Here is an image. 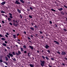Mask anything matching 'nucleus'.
I'll list each match as a JSON object with an SVG mask.
<instances>
[{
    "instance_id": "26",
    "label": "nucleus",
    "mask_w": 67,
    "mask_h": 67,
    "mask_svg": "<svg viewBox=\"0 0 67 67\" xmlns=\"http://www.w3.org/2000/svg\"><path fill=\"white\" fill-rule=\"evenodd\" d=\"M9 17L10 19H12L13 18L12 16H9Z\"/></svg>"
},
{
    "instance_id": "59",
    "label": "nucleus",
    "mask_w": 67,
    "mask_h": 67,
    "mask_svg": "<svg viewBox=\"0 0 67 67\" xmlns=\"http://www.w3.org/2000/svg\"><path fill=\"white\" fill-rule=\"evenodd\" d=\"M41 38H43L44 37L43 36H41Z\"/></svg>"
},
{
    "instance_id": "36",
    "label": "nucleus",
    "mask_w": 67,
    "mask_h": 67,
    "mask_svg": "<svg viewBox=\"0 0 67 67\" xmlns=\"http://www.w3.org/2000/svg\"><path fill=\"white\" fill-rule=\"evenodd\" d=\"M6 65H8V64L6 62H4V63Z\"/></svg>"
},
{
    "instance_id": "37",
    "label": "nucleus",
    "mask_w": 67,
    "mask_h": 67,
    "mask_svg": "<svg viewBox=\"0 0 67 67\" xmlns=\"http://www.w3.org/2000/svg\"><path fill=\"white\" fill-rule=\"evenodd\" d=\"M27 53L26 51H25L24 52V54H26Z\"/></svg>"
},
{
    "instance_id": "40",
    "label": "nucleus",
    "mask_w": 67,
    "mask_h": 67,
    "mask_svg": "<svg viewBox=\"0 0 67 67\" xmlns=\"http://www.w3.org/2000/svg\"><path fill=\"white\" fill-rule=\"evenodd\" d=\"M57 53L59 54H60V52H59L58 51V52H57Z\"/></svg>"
},
{
    "instance_id": "30",
    "label": "nucleus",
    "mask_w": 67,
    "mask_h": 67,
    "mask_svg": "<svg viewBox=\"0 0 67 67\" xmlns=\"http://www.w3.org/2000/svg\"><path fill=\"white\" fill-rule=\"evenodd\" d=\"M7 57L9 59H10V56L9 55H7Z\"/></svg>"
},
{
    "instance_id": "51",
    "label": "nucleus",
    "mask_w": 67,
    "mask_h": 67,
    "mask_svg": "<svg viewBox=\"0 0 67 67\" xmlns=\"http://www.w3.org/2000/svg\"><path fill=\"white\" fill-rule=\"evenodd\" d=\"M0 37H3V36L1 34H0Z\"/></svg>"
},
{
    "instance_id": "10",
    "label": "nucleus",
    "mask_w": 67,
    "mask_h": 67,
    "mask_svg": "<svg viewBox=\"0 0 67 67\" xmlns=\"http://www.w3.org/2000/svg\"><path fill=\"white\" fill-rule=\"evenodd\" d=\"M16 56H19V53L17 52L15 53V55Z\"/></svg>"
},
{
    "instance_id": "60",
    "label": "nucleus",
    "mask_w": 67,
    "mask_h": 67,
    "mask_svg": "<svg viewBox=\"0 0 67 67\" xmlns=\"http://www.w3.org/2000/svg\"><path fill=\"white\" fill-rule=\"evenodd\" d=\"M5 36H6V37H8V36L7 35H5Z\"/></svg>"
},
{
    "instance_id": "48",
    "label": "nucleus",
    "mask_w": 67,
    "mask_h": 67,
    "mask_svg": "<svg viewBox=\"0 0 67 67\" xmlns=\"http://www.w3.org/2000/svg\"><path fill=\"white\" fill-rule=\"evenodd\" d=\"M6 34H7V35H9V34L8 33H7Z\"/></svg>"
},
{
    "instance_id": "29",
    "label": "nucleus",
    "mask_w": 67,
    "mask_h": 67,
    "mask_svg": "<svg viewBox=\"0 0 67 67\" xmlns=\"http://www.w3.org/2000/svg\"><path fill=\"white\" fill-rule=\"evenodd\" d=\"M7 48H8V49H9V50H10V47H9L7 46Z\"/></svg>"
},
{
    "instance_id": "24",
    "label": "nucleus",
    "mask_w": 67,
    "mask_h": 67,
    "mask_svg": "<svg viewBox=\"0 0 67 67\" xmlns=\"http://www.w3.org/2000/svg\"><path fill=\"white\" fill-rule=\"evenodd\" d=\"M30 29H31V30H34V28H33V27H31L30 28Z\"/></svg>"
},
{
    "instance_id": "47",
    "label": "nucleus",
    "mask_w": 67,
    "mask_h": 67,
    "mask_svg": "<svg viewBox=\"0 0 67 67\" xmlns=\"http://www.w3.org/2000/svg\"><path fill=\"white\" fill-rule=\"evenodd\" d=\"M49 23H50L51 24H52V21H50Z\"/></svg>"
},
{
    "instance_id": "42",
    "label": "nucleus",
    "mask_w": 67,
    "mask_h": 67,
    "mask_svg": "<svg viewBox=\"0 0 67 67\" xmlns=\"http://www.w3.org/2000/svg\"><path fill=\"white\" fill-rule=\"evenodd\" d=\"M30 9H31L32 10H33V8H32V7H30Z\"/></svg>"
},
{
    "instance_id": "12",
    "label": "nucleus",
    "mask_w": 67,
    "mask_h": 67,
    "mask_svg": "<svg viewBox=\"0 0 67 67\" xmlns=\"http://www.w3.org/2000/svg\"><path fill=\"white\" fill-rule=\"evenodd\" d=\"M29 65L31 67H34V65H33L30 64Z\"/></svg>"
},
{
    "instance_id": "39",
    "label": "nucleus",
    "mask_w": 67,
    "mask_h": 67,
    "mask_svg": "<svg viewBox=\"0 0 67 67\" xmlns=\"http://www.w3.org/2000/svg\"><path fill=\"white\" fill-rule=\"evenodd\" d=\"M61 14H63V15H64V14H65V13H64L63 12H62Z\"/></svg>"
},
{
    "instance_id": "16",
    "label": "nucleus",
    "mask_w": 67,
    "mask_h": 67,
    "mask_svg": "<svg viewBox=\"0 0 67 67\" xmlns=\"http://www.w3.org/2000/svg\"><path fill=\"white\" fill-rule=\"evenodd\" d=\"M5 59L6 60L8 61V58H7V57H5Z\"/></svg>"
},
{
    "instance_id": "27",
    "label": "nucleus",
    "mask_w": 67,
    "mask_h": 67,
    "mask_svg": "<svg viewBox=\"0 0 67 67\" xmlns=\"http://www.w3.org/2000/svg\"><path fill=\"white\" fill-rule=\"evenodd\" d=\"M39 32L40 33V34H43V32H42V31H40Z\"/></svg>"
},
{
    "instance_id": "49",
    "label": "nucleus",
    "mask_w": 67,
    "mask_h": 67,
    "mask_svg": "<svg viewBox=\"0 0 67 67\" xmlns=\"http://www.w3.org/2000/svg\"><path fill=\"white\" fill-rule=\"evenodd\" d=\"M20 18H22V15H20Z\"/></svg>"
},
{
    "instance_id": "38",
    "label": "nucleus",
    "mask_w": 67,
    "mask_h": 67,
    "mask_svg": "<svg viewBox=\"0 0 67 67\" xmlns=\"http://www.w3.org/2000/svg\"><path fill=\"white\" fill-rule=\"evenodd\" d=\"M51 60H54V59L53 58H51Z\"/></svg>"
},
{
    "instance_id": "14",
    "label": "nucleus",
    "mask_w": 67,
    "mask_h": 67,
    "mask_svg": "<svg viewBox=\"0 0 67 67\" xmlns=\"http://www.w3.org/2000/svg\"><path fill=\"white\" fill-rule=\"evenodd\" d=\"M20 1L21 2H22V3H24V2L23 0H20Z\"/></svg>"
},
{
    "instance_id": "43",
    "label": "nucleus",
    "mask_w": 67,
    "mask_h": 67,
    "mask_svg": "<svg viewBox=\"0 0 67 67\" xmlns=\"http://www.w3.org/2000/svg\"><path fill=\"white\" fill-rule=\"evenodd\" d=\"M64 7H65V8H66V9H67V7L66 6V5H64Z\"/></svg>"
},
{
    "instance_id": "58",
    "label": "nucleus",
    "mask_w": 67,
    "mask_h": 67,
    "mask_svg": "<svg viewBox=\"0 0 67 67\" xmlns=\"http://www.w3.org/2000/svg\"><path fill=\"white\" fill-rule=\"evenodd\" d=\"M16 41H20V40L18 39L17 40H16Z\"/></svg>"
},
{
    "instance_id": "32",
    "label": "nucleus",
    "mask_w": 67,
    "mask_h": 67,
    "mask_svg": "<svg viewBox=\"0 0 67 67\" xmlns=\"http://www.w3.org/2000/svg\"><path fill=\"white\" fill-rule=\"evenodd\" d=\"M2 15V16H5V15H4V14H1Z\"/></svg>"
},
{
    "instance_id": "5",
    "label": "nucleus",
    "mask_w": 67,
    "mask_h": 67,
    "mask_svg": "<svg viewBox=\"0 0 67 67\" xmlns=\"http://www.w3.org/2000/svg\"><path fill=\"white\" fill-rule=\"evenodd\" d=\"M54 42L55 43H56L57 45H59V43L56 41H54Z\"/></svg>"
},
{
    "instance_id": "17",
    "label": "nucleus",
    "mask_w": 67,
    "mask_h": 67,
    "mask_svg": "<svg viewBox=\"0 0 67 67\" xmlns=\"http://www.w3.org/2000/svg\"><path fill=\"white\" fill-rule=\"evenodd\" d=\"M37 52H38V53H39L40 54H41V51H37Z\"/></svg>"
},
{
    "instance_id": "15",
    "label": "nucleus",
    "mask_w": 67,
    "mask_h": 67,
    "mask_svg": "<svg viewBox=\"0 0 67 67\" xmlns=\"http://www.w3.org/2000/svg\"><path fill=\"white\" fill-rule=\"evenodd\" d=\"M1 13H5V12H4V11H1Z\"/></svg>"
},
{
    "instance_id": "35",
    "label": "nucleus",
    "mask_w": 67,
    "mask_h": 67,
    "mask_svg": "<svg viewBox=\"0 0 67 67\" xmlns=\"http://www.w3.org/2000/svg\"><path fill=\"white\" fill-rule=\"evenodd\" d=\"M42 58L43 59H45V58H44V57L42 55Z\"/></svg>"
},
{
    "instance_id": "7",
    "label": "nucleus",
    "mask_w": 67,
    "mask_h": 67,
    "mask_svg": "<svg viewBox=\"0 0 67 67\" xmlns=\"http://www.w3.org/2000/svg\"><path fill=\"white\" fill-rule=\"evenodd\" d=\"M8 55H9L11 57H13V54H11L10 53H9Z\"/></svg>"
},
{
    "instance_id": "19",
    "label": "nucleus",
    "mask_w": 67,
    "mask_h": 67,
    "mask_svg": "<svg viewBox=\"0 0 67 67\" xmlns=\"http://www.w3.org/2000/svg\"><path fill=\"white\" fill-rule=\"evenodd\" d=\"M23 48H26L27 47L26 46H25V45H24L23 46Z\"/></svg>"
},
{
    "instance_id": "3",
    "label": "nucleus",
    "mask_w": 67,
    "mask_h": 67,
    "mask_svg": "<svg viewBox=\"0 0 67 67\" xmlns=\"http://www.w3.org/2000/svg\"><path fill=\"white\" fill-rule=\"evenodd\" d=\"M61 54L62 55H65L66 54V53L65 52L62 51Z\"/></svg>"
},
{
    "instance_id": "4",
    "label": "nucleus",
    "mask_w": 67,
    "mask_h": 67,
    "mask_svg": "<svg viewBox=\"0 0 67 67\" xmlns=\"http://www.w3.org/2000/svg\"><path fill=\"white\" fill-rule=\"evenodd\" d=\"M29 47L30 48V49H31V50H32V49H34V47L33 46H29Z\"/></svg>"
},
{
    "instance_id": "9",
    "label": "nucleus",
    "mask_w": 67,
    "mask_h": 67,
    "mask_svg": "<svg viewBox=\"0 0 67 67\" xmlns=\"http://www.w3.org/2000/svg\"><path fill=\"white\" fill-rule=\"evenodd\" d=\"M6 2H3L2 3H1V4L2 5H4L5 4Z\"/></svg>"
},
{
    "instance_id": "54",
    "label": "nucleus",
    "mask_w": 67,
    "mask_h": 67,
    "mask_svg": "<svg viewBox=\"0 0 67 67\" xmlns=\"http://www.w3.org/2000/svg\"><path fill=\"white\" fill-rule=\"evenodd\" d=\"M62 65L64 66H65V64H64V63H62Z\"/></svg>"
},
{
    "instance_id": "61",
    "label": "nucleus",
    "mask_w": 67,
    "mask_h": 67,
    "mask_svg": "<svg viewBox=\"0 0 67 67\" xmlns=\"http://www.w3.org/2000/svg\"><path fill=\"white\" fill-rule=\"evenodd\" d=\"M24 34H26V32L24 31Z\"/></svg>"
},
{
    "instance_id": "55",
    "label": "nucleus",
    "mask_w": 67,
    "mask_h": 67,
    "mask_svg": "<svg viewBox=\"0 0 67 67\" xmlns=\"http://www.w3.org/2000/svg\"><path fill=\"white\" fill-rule=\"evenodd\" d=\"M27 38L29 40H31V38L30 37H27Z\"/></svg>"
},
{
    "instance_id": "31",
    "label": "nucleus",
    "mask_w": 67,
    "mask_h": 67,
    "mask_svg": "<svg viewBox=\"0 0 67 67\" xmlns=\"http://www.w3.org/2000/svg\"><path fill=\"white\" fill-rule=\"evenodd\" d=\"M12 53L13 55H15V52H13Z\"/></svg>"
},
{
    "instance_id": "57",
    "label": "nucleus",
    "mask_w": 67,
    "mask_h": 67,
    "mask_svg": "<svg viewBox=\"0 0 67 67\" xmlns=\"http://www.w3.org/2000/svg\"><path fill=\"white\" fill-rule=\"evenodd\" d=\"M2 23H3V24L4 23V21H2Z\"/></svg>"
},
{
    "instance_id": "41",
    "label": "nucleus",
    "mask_w": 67,
    "mask_h": 67,
    "mask_svg": "<svg viewBox=\"0 0 67 67\" xmlns=\"http://www.w3.org/2000/svg\"><path fill=\"white\" fill-rule=\"evenodd\" d=\"M3 62V61L2 60V59L0 60V62Z\"/></svg>"
},
{
    "instance_id": "44",
    "label": "nucleus",
    "mask_w": 67,
    "mask_h": 67,
    "mask_svg": "<svg viewBox=\"0 0 67 67\" xmlns=\"http://www.w3.org/2000/svg\"><path fill=\"white\" fill-rule=\"evenodd\" d=\"M13 59L14 61H16V60L15 58H14V59Z\"/></svg>"
},
{
    "instance_id": "11",
    "label": "nucleus",
    "mask_w": 67,
    "mask_h": 67,
    "mask_svg": "<svg viewBox=\"0 0 67 67\" xmlns=\"http://www.w3.org/2000/svg\"><path fill=\"white\" fill-rule=\"evenodd\" d=\"M2 45L3 46H7V44L5 43H3Z\"/></svg>"
},
{
    "instance_id": "20",
    "label": "nucleus",
    "mask_w": 67,
    "mask_h": 67,
    "mask_svg": "<svg viewBox=\"0 0 67 67\" xmlns=\"http://www.w3.org/2000/svg\"><path fill=\"white\" fill-rule=\"evenodd\" d=\"M18 54H19V55H20L21 54V52H20V51H19L18 52Z\"/></svg>"
},
{
    "instance_id": "23",
    "label": "nucleus",
    "mask_w": 67,
    "mask_h": 67,
    "mask_svg": "<svg viewBox=\"0 0 67 67\" xmlns=\"http://www.w3.org/2000/svg\"><path fill=\"white\" fill-rule=\"evenodd\" d=\"M2 40H3V41H5V38H2Z\"/></svg>"
},
{
    "instance_id": "8",
    "label": "nucleus",
    "mask_w": 67,
    "mask_h": 67,
    "mask_svg": "<svg viewBox=\"0 0 67 67\" xmlns=\"http://www.w3.org/2000/svg\"><path fill=\"white\" fill-rule=\"evenodd\" d=\"M45 47L47 49L48 48H49V46H48V45L47 44H46V45Z\"/></svg>"
},
{
    "instance_id": "34",
    "label": "nucleus",
    "mask_w": 67,
    "mask_h": 67,
    "mask_svg": "<svg viewBox=\"0 0 67 67\" xmlns=\"http://www.w3.org/2000/svg\"><path fill=\"white\" fill-rule=\"evenodd\" d=\"M9 14L10 15V16H12V14L11 13H9Z\"/></svg>"
},
{
    "instance_id": "52",
    "label": "nucleus",
    "mask_w": 67,
    "mask_h": 67,
    "mask_svg": "<svg viewBox=\"0 0 67 67\" xmlns=\"http://www.w3.org/2000/svg\"><path fill=\"white\" fill-rule=\"evenodd\" d=\"M5 44H7L8 43V42H7V41H5Z\"/></svg>"
},
{
    "instance_id": "22",
    "label": "nucleus",
    "mask_w": 67,
    "mask_h": 67,
    "mask_svg": "<svg viewBox=\"0 0 67 67\" xmlns=\"http://www.w3.org/2000/svg\"><path fill=\"white\" fill-rule=\"evenodd\" d=\"M51 10L53 11H54V12H56V10H55L53 9H51Z\"/></svg>"
},
{
    "instance_id": "46",
    "label": "nucleus",
    "mask_w": 67,
    "mask_h": 67,
    "mask_svg": "<svg viewBox=\"0 0 67 67\" xmlns=\"http://www.w3.org/2000/svg\"><path fill=\"white\" fill-rule=\"evenodd\" d=\"M34 27L35 28H37V26L36 25L35 26H34Z\"/></svg>"
},
{
    "instance_id": "18",
    "label": "nucleus",
    "mask_w": 67,
    "mask_h": 67,
    "mask_svg": "<svg viewBox=\"0 0 67 67\" xmlns=\"http://www.w3.org/2000/svg\"><path fill=\"white\" fill-rule=\"evenodd\" d=\"M17 11H18V12H19V13H21V10H20L17 9Z\"/></svg>"
},
{
    "instance_id": "64",
    "label": "nucleus",
    "mask_w": 67,
    "mask_h": 67,
    "mask_svg": "<svg viewBox=\"0 0 67 67\" xmlns=\"http://www.w3.org/2000/svg\"><path fill=\"white\" fill-rule=\"evenodd\" d=\"M48 66H49V67H52V66H51L50 65H48Z\"/></svg>"
},
{
    "instance_id": "63",
    "label": "nucleus",
    "mask_w": 67,
    "mask_h": 67,
    "mask_svg": "<svg viewBox=\"0 0 67 67\" xmlns=\"http://www.w3.org/2000/svg\"><path fill=\"white\" fill-rule=\"evenodd\" d=\"M21 51H23V48H21Z\"/></svg>"
},
{
    "instance_id": "13",
    "label": "nucleus",
    "mask_w": 67,
    "mask_h": 67,
    "mask_svg": "<svg viewBox=\"0 0 67 67\" xmlns=\"http://www.w3.org/2000/svg\"><path fill=\"white\" fill-rule=\"evenodd\" d=\"M58 10L59 11H62L63 10V8H60L58 9Z\"/></svg>"
},
{
    "instance_id": "2",
    "label": "nucleus",
    "mask_w": 67,
    "mask_h": 67,
    "mask_svg": "<svg viewBox=\"0 0 67 67\" xmlns=\"http://www.w3.org/2000/svg\"><path fill=\"white\" fill-rule=\"evenodd\" d=\"M15 4H20V3L19 1L17 0H16L15 2Z\"/></svg>"
},
{
    "instance_id": "21",
    "label": "nucleus",
    "mask_w": 67,
    "mask_h": 67,
    "mask_svg": "<svg viewBox=\"0 0 67 67\" xmlns=\"http://www.w3.org/2000/svg\"><path fill=\"white\" fill-rule=\"evenodd\" d=\"M13 36L14 38H16V36H15V35H13Z\"/></svg>"
},
{
    "instance_id": "28",
    "label": "nucleus",
    "mask_w": 67,
    "mask_h": 67,
    "mask_svg": "<svg viewBox=\"0 0 67 67\" xmlns=\"http://www.w3.org/2000/svg\"><path fill=\"white\" fill-rule=\"evenodd\" d=\"M30 54L31 55V53H28V56H30Z\"/></svg>"
},
{
    "instance_id": "62",
    "label": "nucleus",
    "mask_w": 67,
    "mask_h": 67,
    "mask_svg": "<svg viewBox=\"0 0 67 67\" xmlns=\"http://www.w3.org/2000/svg\"><path fill=\"white\" fill-rule=\"evenodd\" d=\"M31 25L32 26H33V25H34V24H33V23H31Z\"/></svg>"
},
{
    "instance_id": "45",
    "label": "nucleus",
    "mask_w": 67,
    "mask_h": 67,
    "mask_svg": "<svg viewBox=\"0 0 67 67\" xmlns=\"http://www.w3.org/2000/svg\"><path fill=\"white\" fill-rule=\"evenodd\" d=\"M9 24H10V25H13L11 23H9Z\"/></svg>"
},
{
    "instance_id": "25",
    "label": "nucleus",
    "mask_w": 67,
    "mask_h": 67,
    "mask_svg": "<svg viewBox=\"0 0 67 67\" xmlns=\"http://www.w3.org/2000/svg\"><path fill=\"white\" fill-rule=\"evenodd\" d=\"M45 58H46V59L49 60V59L47 57H46Z\"/></svg>"
},
{
    "instance_id": "56",
    "label": "nucleus",
    "mask_w": 67,
    "mask_h": 67,
    "mask_svg": "<svg viewBox=\"0 0 67 67\" xmlns=\"http://www.w3.org/2000/svg\"><path fill=\"white\" fill-rule=\"evenodd\" d=\"M13 21L14 22V23H15V21L14 20H13Z\"/></svg>"
},
{
    "instance_id": "53",
    "label": "nucleus",
    "mask_w": 67,
    "mask_h": 67,
    "mask_svg": "<svg viewBox=\"0 0 67 67\" xmlns=\"http://www.w3.org/2000/svg\"><path fill=\"white\" fill-rule=\"evenodd\" d=\"M47 51L48 52V53H50V52L49 51Z\"/></svg>"
},
{
    "instance_id": "6",
    "label": "nucleus",
    "mask_w": 67,
    "mask_h": 67,
    "mask_svg": "<svg viewBox=\"0 0 67 67\" xmlns=\"http://www.w3.org/2000/svg\"><path fill=\"white\" fill-rule=\"evenodd\" d=\"M8 21H9V22H11L12 21V19L11 18H8Z\"/></svg>"
},
{
    "instance_id": "1",
    "label": "nucleus",
    "mask_w": 67,
    "mask_h": 67,
    "mask_svg": "<svg viewBox=\"0 0 67 67\" xmlns=\"http://www.w3.org/2000/svg\"><path fill=\"white\" fill-rule=\"evenodd\" d=\"M40 61L41 63V65L42 66H44V64H45V62L43 60V61H42V60H40Z\"/></svg>"
},
{
    "instance_id": "33",
    "label": "nucleus",
    "mask_w": 67,
    "mask_h": 67,
    "mask_svg": "<svg viewBox=\"0 0 67 67\" xmlns=\"http://www.w3.org/2000/svg\"><path fill=\"white\" fill-rule=\"evenodd\" d=\"M29 17L30 18H32V16L31 15H29Z\"/></svg>"
},
{
    "instance_id": "50",
    "label": "nucleus",
    "mask_w": 67,
    "mask_h": 67,
    "mask_svg": "<svg viewBox=\"0 0 67 67\" xmlns=\"http://www.w3.org/2000/svg\"><path fill=\"white\" fill-rule=\"evenodd\" d=\"M64 31H67V30H66V29H64Z\"/></svg>"
}]
</instances>
